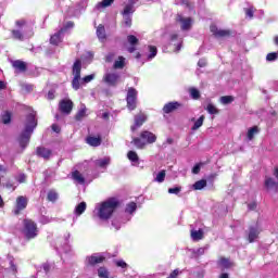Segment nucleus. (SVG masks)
Listing matches in <instances>:
<instances>
[{
  "label": "nucleus",
  "instance_id": "60",
  "mask_svg": "<svg viewBox=\"0 0 278 278\" xmlns=\"http://www.w3.org/2000/svg\"><path fill=\"white\" fill-rule=\"evenodd\" d=\"M25 179H27V177L25 176V174H21L17 178V181L20 184H25Z\"/></svg>",
  "mask_w": 278,
  "mask_h": 278
},
{
  "label": "nucleus",
  "instance_id": "34",
  "mask_svg": "<svg viewBox=\"0 0 278 278\" xmlns=\"http://www.w3.org/2000/svg\"><path fill=\"white\" fill-rule=\"evenodd\" d=\"M164 179H166V170L159 172L154 177L156 184H164Z\"/></svg>",
  "mask_w": 278,
  "mask_h": 278
},
{
  "label": "nucleus",
  "instance_id": "25",
  "mask_svg": "<svg viewBox=\"0 0 278 278\" xmlns=\"http://www.w3.org/2000/svg\"><path fill=\"white\" fill-rule=\"evenodd\" d=\"M86 141H87V144H90V147L101 146V137L89 136V137H87Z\"/></svg>",
  "mask_w": 278,
  "mask_h": 278
},
{
  "label": "nucleus",
  "instance_id": "49",
  "mask_svg": "<svg viewBox=\"0 0 278 278\" xmlns=\"http://www.w3.org/2000/svg\"><path fill=\"white\" fill-rule=\"evenodd\" d=\"M10 270L13 275H16V266L14 265V257L9 256Z\"/></svg>",
  "mask_w": 278,
  "mask_h": 278
},
{
  "label": "nucleus",
  "instance_id": "20",
  "mask_svg": "<svg viewBox=\"0 0 278 278\" xmlns=\"http://www.w3.org/2000/svg\"><path fill=\"white\" fill-rule=\"evenodd\" d=\"M72 179L75 180L76 184H79L80 186H84L86 184V178H84V175L79 170H75L72 173Z\"/></svg>",
  "mask_w": 278,
  "mask_h": 278
},
{
  "label": "nucleus",
  "instance_id": "63",
  "mask_svg": "<svg viewBox=\"0 0 278 278\" xmlns=\"http://www.w3.org/2000/svg\"><path fill=\"white\" fill-rule=\"evenodd\" d=\"M48 99H50V100L55 99V93L53 92V90H50V91L48 92Z\"/></svg>",
  "mask_w": 278,
  "mask_h": 278
},
{
  "label": "nucleus",
  "instance_id": "11",
  "mask_svg": "<svg viewBox=\"0 0 278 278\" xmlns=\"http://www.w3.org/2000/svg\"><path fill=\"white\" fill-rule=\"evenodd\" d=\"M25 207H27V198L23 197V195H20L16 199V206H15V210H14V214L15 215L21 214L22 210H25Z\"/></svg>",
  "mask_w": 278,
  "mask_h": 278
},
{
  "label": "nucleus",
  "instance_id": "28",
  "mask_svg": "<svg viewBox=\"0 0 278 278\" xmlns=\"http://www.w3.org/2000/svg\"><path fill=\"white\" fill-rule=\"evenodd\" d=\"M86 104H80V108L76 114V121H81V118H86Z\"/></svg>",
  "mask_w": 278,
  "mask_h": 278
},
{
  "label": "nucleus",
  "instance_id": "7",
  "mask_svg": "<svg viewBox=\"0 0 278 278\" xmlns=\"http://www.w3.org/2000/svg\"><path fill=\"white\" fill-rule=\"evenodd\" d=\"M126 101L128 110H136V105L138 103V90H136V88H128Z\"/></svg>",
  "mask_w": 278,
  "mask_h": 278
},
{
  "label": "nucleus",
  "instance_id": "48",
  "mask_svg": "<svg viewBox=\"0 0 278 278\" xmlns=\"http://www.w3.org/2000/svg\"><path fill=\"white\" fill-rule=\"evenodd\" d=\"M115 265L117 266V268H123L124 270L128 268L129 265L126 264L125 261L123 260H117L115 261Z\"/></svg>",
  "mask_w": 278,
  "mask_h": 278
},
{
  "label": "nucleus",
  "instance_id": "62",
  "mask_svg": "<svg viewBox=\"0 0 278 278\" xmlns=\"http://www.w3.org/2000/svg\"><path fill=\"white\" fill-rule=\"evenodd\" d=\"M52 130H53L55 134H60L61 128H60L56 124H53V125H52Z\"/></svg>",
  "mask_w": 278,
  "mask_h": 278
},
{
  "label": "nucleus",
  "instance_id": "47",
  "mask_svg": "<svg viewBox=\"0 0 278 278\" xmlns=\"http://www.w3.org/2000/svg\"><path fill=\"white\" fill-rule=\"evenodd\" d=\"M149 51H150V54L148 55V59L153 60V58H155V55H157V48L150 46Z\"/></svg>",
  "mask_w": 278,
  "mask_h": 278
},
{
  "label": "nucleus",
  "instance_id": "18",
  "mask_svg": "<svg viewBox=\"0 0 278 278\" xmlns=\"http://www.w3.org/2000/svg\"><path fill=\"white\" fill-rule=\"evenodd\" d=\"M178 108H181V104L179 102H169L164 105L163 112L165 114H170V112H175Z\"/></svg>",
  "mask_w": 278,
  "mask_h": 278
},
{
  "label": "nucleus",
  "instance_id": "57",
  "mask_svg": "<svg viewBox=\"0 0 278 278\" xmlns=\"http://www.w3.org/2000/svg\"><path fill=\"white\" fill-rule=\"evenodd\" d=\"M245 14L249 18H253V8L245 9Z\"/></svg>",
  "mask_w": 278,
  "mask_h": 278
},
{
  "label": "nucleus",
  "instance_id": "46",
  "mask_svg": "<svg viewBox=\"0 0 278 278\" xmlns=\"http://www.w3.org/2000/svg\"><path fill=\"white\" fill-rule=\"evenodd\" d=\"M205 110L206 112H208V114H218V109H216L215 105L212 103H208Z\"/></svg>",
  "mask_w": 278,
  "mask_h": 278
},
{
  "label": "nucleus",
  "instance_id": "55",
  "mask_svg": "<svg viewBox=\"0 0 278 278\" xmlns=\"http://www.w3.org/2000/svg\"><path fill=\"white\" fill-rule=\"evenodd\" d=\"M192 173L193 175H199V173H201V164L194 165V167L192 168Z\"/></svg>",
  "mask_w": 278,
  "mask_h": 278
},
{
  "label": "nucleus",
  "instance_id": "43",
  "mask_svg": "<svg viewBox=\"0 0 278 278\" xmlns=\"http://www.w3.org/2000/svg\"><path fill=\"white\" fill-rule=\"evenodd\" d=\"M205 186H207V181H206V180H198V181L193 185V189H194V190H203V188H205Z\"/></svg>",
  "mask_w": 278,
  "mask_h": 278
},
{
  "label": "nucleus",
  "instance_id": "33",
  "mask_svg": "<svg viewBox=\"0 0 278 278\" xmlns=\"http://www.w3.org/2000/svg\"><path fill=\"white\" fill-rule=\"evenodd\" d=\"M265 186L268 190H276V188L278 187V184L275 182L273 178H266Z\"/></svg>",
  "mask_w": 278,
  "mask_h": 278
},
{
  "label": "nucleus",
  "instance_id": "15",
  "mask_svg": "<svg viewBox=\"0 0 278 278\" xmlns=\"http://www.w3.org/2000/svg\"><path fill=\"white\" fill-rule=\"evenodd\" d=\"M146 121H147V115H144V113H140L137 116H135V125L131 126V130L136 131L138 127H142Z\"/></svg>",
  "mask_w": 278,
  "mask_h": 278
},
{
  "label": "nucleus",
  "instance_id": "40",
  "mask_svg": "<svg viewBox=\"0 0 278 278\" xmlns=\"http://www.w3.org/2000/svg\"><path fill=\"white\" fill-rule=\"evenodd\" d=\"M114 68H124L125 66V58L118 56V59L114 62Z\"/></svg>",
  "mask_w": 278,
  "mask_h": 278
},
{
  "label": "nucleus",
  "instance_id": "31",
  "mask_svg": "<svg viewBox=\"0 0 278 278\" xmlns=\"http://www.w3.org/2000/svg\"><path fill=\"white\" fill-rule=\"evenodd\" d=\"M257 134H260V128H257V126H254L252 128H250L248 130V140H253V138H255V136H257Z\"/></svg>",
  "mask_w": 278,
  "mask_h": 278
},
{
  "label": "nucleus",
  "instance_id": "27",
  "mask_svg": "<svg viewBox=\"0 0 278 278\" xmlns=\"http://www.w3.org/2000/svg\"><path fill=\"white\" fill-rule=\"evenodd\" d=\"M191 239L194 242H199V240H203V231L201 229H199V230H191Z\"/></svg>",
  "mask_w": 278,
  "mask_h": 278
},
{
  "label": "nucleus",
  "instance_id": "3",
  "mask_svg": "<svg viewBox=\"0 0 278 278\" xmlns=\"http://www.w3.org/2000/svg\"><path fill=\"white\" fill-rule=\"evenodd\" d=\"M94 79V74H90L81 78V61L76 60L73 65V80H72V88L74 90H79L81 86L86 84H90Z\"/></svg>",
  "mask_w": 278,
  "mask_h": 278
},
{
  "label": "nucleus",
  "instance_id": "64",
  "mask_svg": "<svg viewBox=\"0 0 278 278\" xmlns=\"http://www.w3.org/2000/svg\"><path fill=\"white\" fill-rule=\"evenodd\" d=\"M249 210H255L257 207V203L253 202L248 205Z\"/></svg>",
  "mask_w": 278,
  "mask_h": 278
},
{
  "label": "nucleus",
  "instance_id": "1",
  "mask_svg": "<svg viewBox=\"0 0 278 278\" xmlns=\"http://www.w3.org/2000/svg\"><path fill=\"white\" fill-rule=\"evenodd\" d=\"M36 127H38L36 112L31 111L24 121V130L22 131L18 138L20 147L22 149H26L27 144H29L31 134H34V129H36Z\"/></svg>",
  "mask_w": 278,
  "mask_h": 278
},
{
  "label": "nucleus",
  "instance_id": "45",
  "mask_svg": "<svg viewBox=\"0 0 278 278\" xmlns=\"http://www.w3.org/2000/svg\"><path fill=\"white\" fill-rule=\"evenodd\" d=\"M10 121H12V113L5 111V112L2 114V123H3L4 125H8V123H10Z\"/></svg>",
  "mask_w": 278,
  "mask_h": 278
},
{
  "label": "nucleus",
  "instance_id": "59",
  "mask_svg": "<svg viewBox=\"0 0 278 278\" xmlns=\"http://www.w3.org/2000/svg\"><path fill=\"white\" fill-rule=\"evenodd\" d=\"M115 55H116V54H114L113 52H110V53L106 55V62H113Z\"/></svg>",
  "mask_w": 278,
  "mask_h": 278
},
{
  "label": "nucleus",
  "instance_id": "41",
  "mask_svg": "<svg viewBox=\"0 0 278 278\" xmlns=\"http://www.w3.org/2000/svg\"><path fill=\"white\" fill-rule=\"evenodd\" d=\"M98 276H99L100 278H109V277H110V271H109L108 268H105V267H100V268L98 269Z\"/></svg>",
  "mask_w": 278,
  "mask_h": 278
},
{
  "label": "nucleus",
  "instance_id": "17",
  "mask_svg": "<svg viewBox=\"0 0 278 278\" xmlns=\"http://www.w3.org/2000/svg\"><path fill=\"white\" fill-rule=\"evenodd\" d=\"M51 149L45 148V147H39L37 148V155L39 157H42L43 160H49L51 157Z\"/></svg>",
  "mask_w": 278,
  "mask_h": 278
},
{
  "label": "nucleus",
  "instance_id": "23",
  "mask_svg": "<svg viewBox=\"0 0 278 278\" xmlns=\"http://www.w3.org/2000/svg\"><path fill=\"white\" fill-rule=\"evenodd\" d=\"M260 236V229L257 227H251L248 236L249 242H255Z\"/></svg>",
  "mask_w": 278,
  "mask_h": 278
},
{
  "label": "nucleus",
  "instance_id": "42",
  "mask_svg": "<svg viewBox=\"0 0 278 278\" xmlns=\"http://www.w3.org/2000/svg\"><path fill=\"white\" fill-rule=\"evenodd\" d=\"M13 66L16 68V71H21V72H23L27 68L25 65V62H23V61H14Z\"/></svg>",
  "mask_w": 278,
  "mask_h": 278
},
{
  "label": "nucleus",
  "instance_id": "53",
  "mask_svg": "<svg viewBox=\"0 0 278 278\" xmlns=\"http://www.w3.org/2000/svg\"><path fill=\"white\" fill-rule=\"evenodd\" d=\"M266 60L267 62H275V60H277V52L268 53Z\"/></svg>",
  "mask_w": 278,
  "mask_h": 278
},
{
  "label": "nucleus",
  "instance_id": "51",
  "mask_svg": "<svg viewBox=\"0 0 278 278\" xmlns=\"http://www.w3.org/2000/svg\"><path fill=\"white\" fill-rule=\"evenodd\" d=\"M206 249L207 248H200L197 250H192V253L194 254V257H199V255H203L205 253Z\"/></svg>",
  "mask_w": 278,
  "mask_h": 278
},
{
  "label": "nucleus",
  "instance_id": "35",
  "mask_svg": "<svg viewBox=\"0 0 278 278\" xmlns=\"http://www.w3.org/2000/svg\"><path fill=\"white\" fill-rule=\"evenodd\" d=\"M233 96H223L219 98V102L222 103V105H229V103H233Z\"/></svg>",
  "mask_w": 278,
  "mask_h": 278
},
{
  "label": "nucleus",
  "instance_id": "52",
  "mask_svg": "<svg viewBox=\"0 0 278 278\" xmlns=\"http://www.w3.org/2000/svg\"><path fill=\"white\" fill-rule=\"evenodd\" d=\"M48 200H50V201H58V192H55V191H50L49 193H48Z\"/></svg>",
  "mask_w": 278,
  "mask_h": 278
},
{
  "label": "nucleus",
  "instance_id": "61",
  "mask_svg": "<svg viewBox=\"0 0 278 278\" xmlns=\"http://www.w3.org/2000/svg\"><path fill=\"white\" fill-rule=\"evenodd\" d=\"M206 64H207V61H205V59H201L198 62V66H200V68H203Z\"/></svg>",
  "mask_w": 278,
  "mask_h": 278
},
{
  "label": "nucleus",
  "instance_id": "22",
  "mask_svg": "<svg viewBox=\"0 0 278 278\" xmlns=\"http://www.w3.org/2000/svg\"><path fill=\"white\" fill-rule=\"evenodd\" d=\"M128 43L130 47H128V53H134L136 51V45H138V39L134 35H129L127 37Z\"/></svg>",
  "mask_w": 278,
  "mask_h": 278
},
{
  "label": "nucleus",
  "instance_id": "44",
  "mask_svg": "<svg viewBox=\"0 0 278 278\" xmlns=\"http://www.w3.org/2000/svg\"><path fill=\"white\" fill-rule=\"evenodd\" d=\"M132 143L135 144V147H137V149H142L144 147V144H147L144 139H140V138H135L132 140Z\"/></svg>",
  "mask_w": 278,
  "mask_h": 278
},
{
  "label": "nucleus",
  "instance_id": "39",
  "mask_svg": "<svg viewBox=\"0 0 278 278\" xmlns=\"http://www.w3.org/2000/svg\"><path fill=\"white\" fill-rule=\"evenodd\" d=\"M219 266L222 268H231L232 263H231V261H229V258H220L219 260Z\"/></svg>",
  "mask_w": 278,
  "mask_h": 278
},
{
  "label": "nucleus",
  "instance_id": "12",
  "mask_svg": "<svg viewBox=\"0 0 278 278\" xmlns=\"http://www.w3.org/2000/svg\"><path fill=\"white\" fill-rule=\"evenodd\" d=\"M110 156H104L94 161L96 168H100L102 173L110 166Z\"/></svg>",
  "mask_w": 278,
  "mask_h": 278
},
{
  "label": "nucleus",
  "instance_id": "26",
  "mask_svg": "<svg viewBox=\"0 0 278 278\" xmlns=\"http://www.w3.org/2000/svg\"><path fill=\"white\" fill-rule=\"evenodd\" d=\"M86 207H87L86 202H80L78 205H76V207L74 210L75 216H81V214H84V212H86Z\"/></svg>",
  "mask_w": 278,
  "mask_h": 278
},
{
  "label": "nucleus",
  "instance_id": "2",
  "mask_svg": "<svg viewBox=\"0 0 278 278\" xmlns=\"http://www.w3.org/2000/svg\"><path fill=\"white\" fill-rule=\"evenodd\" d=\"M116 207H118V200L111 198L102 203H98L93 214H96L100 220H110L112 214L116 212Z\"/></svg>",
  "mask_w": 278,
  "mask_h": 278
},
{
  "label": "nucleus",
  "instance_id": "54",
  "mask_svg": "<svg viewBox=\"0 0 278 278\" xmlns=\"http://www.w3.org/2000/svg\"><path fill=\"white\" fill-rule=\"evenodd\" d=\"M181 192V187H176V188H169L168 193L169 194H179Z\"/></svg>",
  "mask_w": 278,
  "mask_h": 278
},
{
  "label": "nucleus",
  "instance_id": "24",
  "mask_svg": "<svg viewBox=\"0 0 278 278\" xmlns=\"http://www.w3.org/2000/svg\"><path fill=\"white\" fill-rule=\"evenodd\" d=\"M62 38H64V35H63L62 30H59L58 33H55L54 35H52L50 37V42L52 45L58 46V45H60V42H62Z\"/></svg>",
  "mask_w": 278,
  "mask_h": 278
},
{
  "label": "nucleus",
  "instance_id": "21",
  "mask_svg": "<svg viewBox=\"0 0 278 278\" xmlns=\"http://www.w3.org/2000/svg\"><path fill=\"white\" fill-rule=\"evenodd\" d=\"M127 157L129 162H131L132 166H138L140 164V157H138V153H136V151H129L127 153Z\"/></svg>",
  "mask_w": 278,
  "mask_h": 278
},
{
  "label": "nucleus",
  "instance_id": "37",
  "mask_svg": "<svg viewBox=\"0 0 278 278\" xmlns=\"http://www.w3.org/2000/svg\"><path fill=\"white\" fill-rule=\"evenodd\" d=\"M136 210H138V205L136 204V202H130L126 205V214H134V212H136Z\"/></svg>",
  "mask_w": 278,
  "mask_h": 278
},
{
  "label": "nucleus",
  "instance_id": "6",
  "mask_svg": "<svg viewBox=\"0 0 278 278\" xmlns=\"http://www.w3.org/2000/svg\"><path fill=\"white\" fill-rule=\"evenodd\" d=\"M134 5H136V2H129L125 5L124 11L122 12L124 25H126V27H131V14L136 12Z\"/></svg>",
  "mask_w": 278,
  "mask_h": 278
},
{
  "label": "nucleus",
  "instance_id": "56",
  "mask_svg": "<svg viewBox=\"0 0 278 278\" xmlns=\"http://www.w3.org/2000/svg\"><path fill=\"white\" fill-rule=\"evenodd\" d=\"M112 227H114L116 229V231H118V229H121V223H118V220H116V219H113Z\"/></svg>",
  "mask_w": 278,
  "mask_h": 278
},
{
  "label": "nucleus",
  "instance_id": "36",
  "mask_svg": "<svg viewBox=\"0 0 278 278\" xmlns=\"http://www.w3.org/2000/svg\"><path fill=\"white\" fill-rule=\"evenodd\" d=\"M203 121H205V116L201 115L195 122L194 125L192 126V131H197V129H200V127H203Z\"/></svg>",
  "mask_w": 278,
  "mask_h": 278
},
{
  "label": "nucleus",
  "instance_id": "16",
  "mask_svg": "<svg viewBox=\"0 0 278 278\" xmlns=\"http://www.w3.org/2000/svg\"><path fill=\"white\" fill-rule=\"evenodd\" d=\"M60 110L63 114H68L73 111V101L71 100H63L60 102Z\"/></svg>",
  "mask_w": 278,
  "mask_h": 278
},
{
  "label": "nucleus",
  "instance_id": "58",
  "mask_svg": "<svg viewBox=\"0 0 278 278\" xmlns=\"http://www.w3.org/2000/svg\"><path fill=\"white\" fill-rule=\"evenodd\" d=\"M179 269H175L167 278H177L179 276Z\"/></svg>",
  "mask_w": 278,
  "mask_h": 278
},
{
  "label": "nucleus",
  "instance_id": "30",
  "mask_svg": "<svg viewBox=\"0 0 278 278\" xmlns=\"http://www.w3.org/2000/svg\"><path fill=\"white\" fill-rule=\"evenodd\" d=\"M97 36H98L99 40H101V42L104 41V39H105V27L101 24L97 28Z\"/></svg>",
  "mask_w": 278,
  "mask_h": 278
},
{
  "label": "nucleus",
  "instance_id": "9",
  "mask_svg": "<svg viewBox=\"0 0 278 278\" xmlns=\"http://www.w3.org/2000/svg\"><path fill=\"white\" fill-rule=\"evenodd\" d=\"M118 79H121V76L116 73H106L103 77V81H105L108 86H116V84H118Z\"/></svg>",
  "mask_w": 278,
  "mask_h": 278
},
{
  "label": "nucleus",
  "instance_id": "5",
  "mask_svg": "<svg viewBox=\"0 0 278 278\" xmlns=\"http://www.w3.org/2000/svg\"><path fill=\"white\" fill-rule=\"evenodd\" d=\"M23 233L26 240H34L38 237V226L31 219H24Z\"/></svg>",
  "mask_w": 278,
  "mask_h": 278
},
{
  "label": "nucleus",
  "instance_id": "50",
  "mask_svg": "<svg viewBox=\"0 0 278 278\" xmlns=\"http://www.w3.org/2000/svg\"><path fill=\"white\" fill-rule=\"evenodd\" d=\"M41 225H49V223H53V218L49 217V216H42L40 217Z\"/></svg>",
  "mask_w": 278,
  "mask_h": 278
},
{
  "label": "nucleus",
  "instance_id": "14",
  "mask_svg": "<svg viewBox=\"0 0 278 278\" xmlns=\"http://www.w3.org/2000/svg\"><path fill=\"white\" fill-rule=\"evenodd\" d=\"M181 42L182 39L178 34H172L170 35V45L172 47H175V51H181Z\"/></svg>",
  "mask_w": 278,
  "mask_h": 278
},
{
  "label": "nucleus",
  "instance_id": "29",
  "mask_svg": "<svg viewBox=\"0 0 278 278\" xmlns=\"http://www.w3.org/2000/svg\"><path fill=\"white\" fill-rule=\"evenodd\" d=\"M75 27V23L73 22H65L63 24V27H61L60 31L61 34H67V31H71V29H73Z\"/></svg>",
  "mask_w": 278,
  "mask_h": 278
},
{
  "label": "nucleus",
  "instance_id": "13",
  "mask_svg": "<svg viewBox=\"0 0 278 278\" xmlns=\"http://www.w3.org/2000/svg\"><path fill=\"white\" fill-rule=\"evenodd\" d=\"M211 31L215 38H227L229 30L220 29L216 25H211Z\"/></svg>",
  "mask_w": 278,
  "mask_h": 278
},
{
  "label": "nucleus",
  "instance_id": "32",
  "mask_svg": "<svg viewBox=\"0 0 278 278\" xmlns=\"http://www.w3.org/2000/svg\"><path fill=\"white\" fill-rule=\"evenodd\" d=\"M189 94L191 99H194L195 101L201 99V91L194 87L189 88Z\"/></svg>",
  "mask_w": 278,
  "mask_h": 278
},
{
  "label": "nucleus",
  "instance_id": "4",
  "mask_svg": "<svg viewBox=\"0 0 278 278\" xmlns=\"http://www.w3.org/2000/svg\"><path fill=\"white\" fill-rule=\"evenodd\" d=\"M17 29L12 30V37L15 40H27V38H31L34 36V28L25 22V20H18L15 23Z\"/></svg>",
  "mask_w": 278,
  "mask_h": 278
},
{
  "label": "nucleus",
  "instance_id": "8",
  "mask_svg": "<svg viewBox=\"0 0 278 278\" xmlns=\"http://www.w3.org/2000/svg\"><path fill=\"white\" fill-rule=\"evenodd\" d=\"M105 260V256L101 253H94L91 256H87L86 262L89 266H94L96 264H101Z\"/></svg>",
  "mask_w": 278,
  "mask_h": 278
},
{
  "label": "nucleus",
  "instance_id": "19",
  "mask_svg": "<svg viewBox=\"0 0 278 278\" xmlns=\"http://www.w3.org/2000/svg\"><path fill=\"white\" fill-rule=\"evenodd\" d=\"M141 138H142V140H146V142H148V144H153V142H155V140H157V138L151 131L141 132Z\"/></svg>",
  "mask_w": 278,
  "mask_h": 278
},
{
  "label": "nucleus",
  "instance_id": "38",
  "mask_svg": "<svg viewBox=\"0 0 278 278\" xmlns=\"http://www.w3.org/2000/svg\"><path fill=\"white\" fill-rule=\"evenodd\" d=\"M114 3V0H102L97 4V9L101 10L103 8H110Z\"/></svg>",
  "mask_w": 278,
  "mask_h": 278
},
{
  "label": "nucleus",
  "instance_id": "10",
  "mask_svg": "<svg viewBox=\"0 0 278 278\" xmlns=\"http://www.w3.org/2000/svg\"><path fill=\"white\" fill-rule=\"evenodd\" d=\"M177 22L180 23L182 31H186L192 27V18L185 17L184 15L177 16Z\"/></svg>",
  "mask_w": 278,
  "mask_h": 278
}]
</instances>
